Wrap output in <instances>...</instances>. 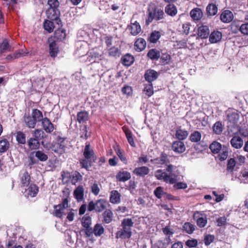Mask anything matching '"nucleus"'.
I'll return each mask as SVG.
<instances>
[{
  "label": "nucleus",
  "mask_w": 248,
  "mask_h": 248,
  "mask_svg": "<svg viewBox=\"0 0 248 248\" xmlns=\"http://www.w3.org/2000/svg\"><path fill=\"white\" fill-rule=\"evenodd\" d=\"M31 116L36 122H41L44 119L42 112L38 109H33Z\"/></svg>",
  "instance_id": "37"
},
{
  "label": "nucleus",
  "mask_w": 248,
  "mask_h": 248,
  "mask_svg": "<svg viewBox=\"0 0 248 248\" xmlns=\"http://www.w3.org/2000/svg\"><path fill=\"white\" fill-rule=\"evenodd\" d=\"M188 136V132L181 128H178L176 130L175 136L179 140H186Z\"/></svg>",
  "instance_id": "28"
},
{
  "label": "nucleus",
  "mask_w": 248,
  "mask_h": 248,
  "mask_svg": "<svg viewBox=\"0 0 248 248\" xmlns=\"http://www.w3.org/2000/svg\"><path fill=\"white\" fill-rule=\"evenodd\" d=\"M115 152L117 155L119 156L120 160L125 164H127V160L126 157L124 155L122 151L121 150L120 148L118 147L116 149H115Z\"/></svg>",
  "instance_id": "59"
},
{
  "label": "nucleus",
  "mask_w": 248,
  "mask_h": 248,
  "mask_svg": "<svg viewBox=\"0 0 248 248\" xmlns=\"http://www.w3.org/2000/svg\"><path fill=\"white\" fill-rule=\"evenodd\" d=\"M222 130V125L220 122H217L214 124L213 131L216 134H220Z\"/></svg>",
  "instance_id": "60"
},
{
  "label": "nucleus",
  "mask_w": 248,
  "mask_h": 248,
  "mask_svg": "<svg viewBox=\"0 0 248 248\" xmlns=\"http://www.w3.org/2000/svg\"><path fill=\"white\" fill-rule=\"evenodd\" d=\"M24 122L26 126L29 128H34L37 123V122L30 115L24 116Z\"/></svg>",
  "instance_id": "27"
},
{
  "label": "nucleus",
  "mask_w": 248,
  "mask_h": 248,
  "mask_svg": "<svg viewBox=\"0 0 248 248\" xmlns=\"http://www.w3.org/2000/svg\"><path fill=\"white\" fill-rule=\"evenodd\" d=\"M47 5L49 7L46 12V16H60V12L58 9L59 2L58 0H48Z\"/></svg>",
  "instance_id": "6"
},
{
  "label": "nucleus",
  "mask_w": 248,
  "mask_h": 248,
  "mask_svg": "<svg viewBox=\"0 0 248 248\" xmlns=\"http://www.w3.org/2000/svg\"><path fill=\"white\" fill-rule=\"evenodd\" d=\"M134 222L131 218H124L122 222V229L116 233V238L125 239L129 238L132 235L131 227Z\"/></svg>",
  "instance_id": "2"
},
{
  "label": "nucleus",
  "mask_w": 248,
  "mask_h": 248,
  "mask_svg": "<svg viewBox=\"0 0 248 248\" xmlns=\"http://www.w3.org/2000/svg\"><path fill=\"white\" fill-rule=\"evenodd\" d=\"M206 11L208 16H215L217 12V7L216 4L210 3L206 7Z\"/></svg>",
  "instance_id": "41"
},
{
  "label": "nucleus",
  "mask_w": 248,
  "mask_h": 248,
  "mask_svg": "<svg viewBox=\"0 0 248 248\" xmlns=\"http://www.w3.org/2000/svg\"><path fill=\"white\" fill-rule=\"evenodd\" d=\"M109 206L110 204L106 200L100 199L96 200L95 202L93 201H90L88 203L87 209L90 212L94 210L97 213H101Z\"/></svg>",
  "instance_id": "3"
},
{
  "label": "nucleus",
  "mask_w": 248,
  "mask_h": 248,
  "mask_svg": "<svg viewBox=\"0 0 248 248\" xmlns=\"http://www.w3.org/2000/svg\"><path fill=\"white\" fill-rule=\"evenodd\" d=\"M89 119V113L85 110L78 112L77 114V121L79 123H85Z\"/></svg>",
  "instance_id": "31"
},
{
  "label": "nucleus",
  "mask_w": 248,
  "mask_h": 248,
  "mask_svg": "<svg viewBox=\"0 0 248 248\" xmlns=\"http://www.w3.org/2000/svg\"><path fill=\"white\" fill-rule=\"evenodd\" d=\"M158 74L156 71L153 69H148L144 74L145 80L150 83L155 80L158 78Z\"/></svg>",
  "instance_id": "14"
},
{
  "label": "nucleus",
  "mask_w": 248,
  "mask_h": 248,
  "mask_svg": "<svg viewBox=\"0 0 248 248\" xmlns=\"http://www.w3.org/2000/svg\"><path fill=\"white\" fill-rule=\"evenodd\" d=\"M149 16H163L164 13L162 9L157 7L154 3H150L148 8Z\"/></svg>",
  "instance_id": "13"
},
{
  "label": "nucleus",
  "mask_w": 248,
  "mask_h": 248,
  "mask_svg": "<svg viewBox=\"0 0 248 248\" xmlns=\"http://www.w3.org/2000/svg\"><path fill=\"white\" fill-rule=\"evenodd\" d=\"M150 162L157 167H160L161 165L169 164L170 163V160L166 153L161 152L159 157L154 159H151L150 160Z\"/></svg>",
  "instance_id": "7"
},
{
  "label": "nucleus",
  "mask_w": 248,
  "mask_h": 248,
  "mask_svg": "<svg viewBox=\"0 0 248 248\" xmlns=\"http://www.w3.org/2000/svg\"><path fill=\"white\" fill-rule=\"evenodd\" d=\"M160 37V32L159 31H155L151 33L148 41L151 43H156Z\"/></svg>",
  "instance_id": "43"
},
{
  "label": "nucleus",
  "mask_w": 248,
  "mask_h": 248,
  "mask_svg": "<svg viewBox=\"0 0 248 248\" xmlns=\"http://www.w3.org/2000/svg\"><path fill=\"white\" fill-rule=\"evenodd\" d=\"M93 233L96 236H100L104 232V228L102 224L97 223L96 224L93 229Z\"/></svg>",
  "instance_id": "46"
},
{
  "label": "nucleus",
  "mask_w": 248,
  "mask_h": 248,
  "mask_svg": "<svg viewBox=\"0 0 248 248\" xmlns=\"http://www.w3.org/2000/svg\"><path fill=\"white\" fill-rule=\"evenodd\" d=\"M34 138L37 139L38 140H40L44 139L46 137V135L42 129H35L33 133Z\"/></svg>",
  "instance_id": "51"
},
{
  "label": "nucleus",
  "mask_w": 248,
  "mask_h": 248,
  "mask_svg": "<svg viewBox=\"0 0 248 248\" xmlns=\"http://www.w3.org/2000/svg\"><path fill=\"white\" fill-rule=\"evenodd\" d=\"M62 26L61 22L58 24V29L55 31L54 38L58 40L62 41L66 37L65 30L61 28Z\"/></svg>",
  "instance_id": "17"
},
{
  "label": "nucleus",
  "mask_w": 248,
  "mask_h": 248,
  "mask_svg": "<svg viewBox=\"0 0 248 248\" xmlns=\"http://www.w3.org/2000/svg\"><path fill=\"white\" fill-rule=\"evenodd\" d=\"M171 243L170 237H166L163 240H158L155 244V248H166Z\"/></svg>",
  "instance_id": "26"
},
{
  "label": "nucleus",
  "mask_w": 248,
  "mask_h": 248,
  "mask_svg": "<svg viewBox=\"0 0 248 248\" xmlns=\"http://www.w3.org/2000/svg\"><path fill=\"white\" fill-rule=\"evenodd\" d=\"M160 62L162 65H165L170 64L171 62V57L170 54L167 53H162L160 54Z\"/></svg>",
  "instance_id": "35"
},
{
  "label": "nucleus",
  "mask_w": 248,
  "mask_h": 248,
  "mask_svg": "<svg viewBox=\"0 0 248 248\" xmlns=\"http://www.w3.org/2000/svg\"><path fill=\"white\" fill-rule=\"evenodd\" d=\"M33 153L35 155L36 158L38 160V162H45L48 159V156L43 151L38 150L33 151Z\"/></svg>",
  "instance_id": "38"
},
{
  "label": "nucleus",
  "mask_w": 248,
  "mask_h": 248,
  "mask_svg": "<svg viewBox=\"0 0 248 248\" xmlns=\"http://www.w3.org/2000/svg\"><path fill=\"white\" fill-rule=\"evenodd\" d=\"M54 215L57 217L62 218L63 216V211L65 209H63L62 207H58L57 205H54Z\"/></svg>",
  "instance_id": "58"
},
{
  "label": "nucleus",
  "mask_w": 248,
  "mask_h": 248,
  "mask_svg": "<svg viewBox=\"0 0 248 248\" xmlns=\"http://www.w3.org/2000/svg\"><path fill=\"white\" fill-rule=\"evenodd\" d=\"M122 129L125 135L126 138L129 144L132 147H136V144L135 143L134 138L133 137V134L131 131L128 128V127L125 126H124L122 127Z\"/></svg>",
  "instance_id": "19"
},
{
  "label": "nucleus",
  "mask_w": 248,
  "mask_h": 248,
  "mask_svg": "<svg viewBox=\"0 0 248 248\" xmlns=\"http://www.w3.org/2000/svg\"><path fill=\"white\" fill-rule=\"evenodd\" d=\"M209 148L213 154H217L221 149V144L217 141H214L210 145Z\"/></svg>",
  "instance_id": "47"
},
{
  "label": "nucleus",
  "mask_w": 248,
  "mask_h": 248,
  "mask_svg": "<svg viewBox=\"0 0 248 248\" xmlns=\"http://www.w3.org/2000/svg\"><path fill=\"white\" fill-rule=\"evenodd\" d=\"M131 177V174L127 171H119L116 175V178L119 182H124L129 180Z\"/></svg>",
  "instance_id": "18"
},
{
  "label": "nucleus",
  "mask_w": 248,
  "mask_h": 248,
  "mask_svg": "<svg viewBox=\"0 0 248 248\" xmlns=\"http://www.w3.org/2000/svg\"><path fill=\"white\" fill-rule=\"evenodd\" d=\"M155 177L158 180L163 181L164 182L173 184L176 182L175 178L173 177L172 174H168L164 170L161 169L157 170L155 172Z\"/></svg>",
  "instance_id": "4"
},
{
  "label": "nucleus",
  "mask_w": 248,
  "mask_h": 248,
  "mask_svg": "<svg viewBox=\"0 0 248 248\" xmlns=\"http://www.w3.org/2000/svg\"><path fill=\"white\" fill-rule=\"evenodd\" d=\"M239 119V115L238 113L232 112L228 113L227 115V120L230 123V126L235 127L237 125L238 121Z\"/></svg>",
  "instance_id": "15"
},
{
  "label": "nucleus",
  "mask_w": 248,
  "mask_h": 248,
  "mask_svg": "<svg viewBox=\"0 0 248 248\" xmlns=\"http://www.w3.org/2000/svg\"><path fill=\"white\" fill-rule=\"evenodd\" d=\"M146 46V41L142 38H138L134 44L135 50L138 52H141L143 50Z\"/></svg>",
  "instance_id": "21"
},
{
  "label": "nucleus",
  "mask_w": 248,
  "mask_h": 248,
  "mask_svg": "<svg viewBox=\"0 0 248 248\" xmlns=\"http://www.w3.org/2000/svg\"><path fill=\"white\" fill-rule=\"evenodd\" d=\"M10 143L6 139L0 140V153H4L9 148Z\"/></svg>",
  "instance_id": "50"
},
{
  "label": "nucleus",
  "mask_w": 248,
  "mask_h": 248,
  "mask_svg": "<svg viewBox=\"0 0 248 248\" xmlns=\"http://www.w3.org/2000/svg\"><path fill=\"white\" fill-rule=\"evenodd\" d=\"M81 225L83 228L89 227L91 226L92 218L89 213H87L82 217Z\"/></svg>",
  "instance_id": "39"
},
{
  "label": "nucleus",
  "mask_w": 248,
  "mask_h": 248,
  "mask_svg": "<svg viewBox=\"0 0 248 248\" xmlns=\"http://www.w3.org/2000/svg\"><path fill=\"white\" fill-rule=\"evenodd\" d=\"M133 172L136 175L143 177L149 174L150 169L147 166H141L136 168Z\"/></svg>",
  "instance_id": "16"
},
{
  "label": "nucleus",
  "mask_w": 248,
  "mask_h": 248,
  "mask_svg": "<svg viewBox=\"0 0 248 248\" xmlns=\"http://www.w3.org/2000/svg\"><path fill=\"white\" fill-rule=\"evenodd\" d=\"M27 142L29 148L31 150H36L40 147V142L37 139L31 138Z\"/></svg>",
  "instance_id": "32"
},
{
  "label": "nucleus",
  "mask_w": 248,
  "mask_h": 248,
  "mask_svg": "<svg viewBox=\"0 0 248 248\" xmlns=\"http://www.w3.org/2000/svg\"><path fill=\"white\" fill-rule=\"evenodd\" d=\"M147 56L149 59L153 61H157L160 57V52L156 48H152L149 50Z\"/></svg>",
  "instance_id": "30"
},
{
  "label": "nucleus",
  "mask_w": 248,
  "mask_h": 248,
  "mask_svg": "<svg viewBox=\"0 0 248 248\" xmlns=\"http://www.w3.org/2000/svg\"><path fill=\"white\" fill-rule=\"evenodd\" d=\"M162 230L163 233L167 236L166 237H170V236L174 233L173 230L170 229L169 226H166L165 227L163 228Z\"/></svg>",
  "instance_id": "64"
},
{
  "label": "nucleus",
  "mask_w": 248,
  "mask_h": 248,
  "mask_svg": "<svg viewBox=\"0 0 248 248\" xmlns=\"http://www.w3.org/2000/svg\"><path fill=\"white\" fill-rule=\"evenodd\" d=\"M209 36V41L211 43H216L221 40L222 35L220 31H214Z\"/></svg>",
  "instance_id": "20"
},
{
  "label": "nucleus",
  "mask_w": 248,
  "mask_h": 248,
  "mask_svg": "<svg viewBox=\"0 0 248 248\" xmlns=\"http://www.w3.org/2000/svg\"><path fill=\"white\" fill-rule=\"evenodd\" d=\"M232 147L235 149H240L243 145V139L238 135L237 133H234V136L230 141Z\"/></svg>",
  "instance_id": "10"
},
{
  "label": "nucleus",
  "mask_w": 248,
  "mask_h": 248,
  "mask_svg": "<svg viewBox=\"0 0 248 248\" xmlns=\"http://www.w3.org/2000/svg\"><path fill=\"white\" fill-rule=\"evenodd\" d=\"M121 195L116 190H113L110 192L109 201L111 203L117 204L121 202Z\"/></svg>",
  "instance_id": "25"
},
{
  "label": "nucleus",
  "mask_w": 248,
  "mask_h": 248,
  "mask_svg": "<svg viewBox=\"0 0 248 248\" xmlns=\"http://www.w3.org/2000/svg\"><path fill=\"white\" fill-rule=\"evenodd\" d=\"M75 197L78 200L83 199L84 196V189L82 186H79L74 192Z\"/></svg>",
  "instance_id": "45"
},
{
  "label": "nucleus",
  "mask_w": 248,
  "mask_h": 248,
  "mask_svg": "<svg viewBox=\"0 0 248 248\" xmlns=\"http://www.w3.org/2000/svg\"><path fill=\"white\" fill-rule=\"evenodd\" d=\"M172 149L174 152L181 154L185 151L186 146L183 141L178 140L173 142Z\"/></svg>",
  "instance_id": "12"
},
{
  "label": "nucleus",
  "mask_w": 248,
  "mask_h": 248,
  "mask_svg": "<svg viewBox=\"0 0 248 248\" xmlns=\"http://www.w3.org/2000/svg\"><path fill=\"white\" fill-rule=\"evenodd\" d=\"M50 17V16H47L48 18L54 20V22L50 21L47 20H46L44 23V27L45 30L47 31V32L49 33L53 31L55 28V22H57L58 24L61 22V20H60V16H55V18L54 19L52 18L53 16H51V17Z\"/></svg>",
  "instance_id": "9"
},
{
  "label": "nucleus",
  "mask_w": 248,
  "mask_h": 248,
  "mask_svg": "<svg viewBox=\"0 0 248 248\" xmlns=\"http://www.w3.org/2000/svg\"><path fill=\"white\" fill-rule=\"evenodd\" d=\"M135 61L133 55L127 53L121 58V63L125 66H129L133 64Z\"/></svg>",
  "instance_id": "23"
},
{
  "label": "nucleus",
  "mask_w": 248,
  "mask_h": 248,
  "mask_svg": "<svg viewBox=\"0 0 248 248\" xmlns=\"http://www.w3.org/2000/svg\"><path fill=\"white\" fill-rule=\"evenodd\" d=\"M195 226L189 222H186L183 226L184 230L187 233L191 234L195 230Z\"/></svg>",
  "instance_id": "57"
},
{
  "label": "nucleus",
  "mask_w": 248,
  "mask_h": 248,
  "mask_svg": "<svg viewBox=\"0 0 248 248\" xmlns=\"http://www.w3.org/2000/svg\"><path fill=\"white\" fill-rule=\"evenodd\" d=\"M28 196L31 197H35L38 193L39 187L35 184H31L26 190Z\"/></svg>",
  "instance_id": "29"
},
{
  "label": "nucleus",
  "mask_w": 248,
  "mask_h": 248,
  "mask_svg": "<svg viewBox=\"0 0 248 248\" xmlns=\"http://www.w3.org/2000/svg\"><path fill=\"white\" fill-rule=\"evenodd\" d=\"M130 33L133 35H137L141 31L140 26L139 23L136 21L134 23H132L131 25Z\"/></svg>",
  "instance_id": "48"
},
{
  "label": "nucleus",
  "mask_w": 248,
  "mask_h": 248,
  "mask_svg": "<svg viewBox=\"0 0 248 248\" xmlns=\"http://www.w3.org/2000/svg\"><path fill=\"white\" fill-rule=\"evenodd\" d=\"M236 164V161L234 158H231L227 161V171L232 172Z\"/></svg>",
  "instance_id": "54"
},
{
  "label": "nucleus",
  "mask_w": 248,
  "mask_h": 248,
  "mask_svg": "<svg viewBox=\"0 0 248 248\" xmlns=\"http://www.w3.org/2000/svg\"><path fill=\"white\" fill-rule=\"evenodd\" d=\"M210 31L209 27L206 25H202L199 27L198 35L202 39L207 38L209 36Z\"/></svg>",
  "instance_id": "24"
},
{
  "label": "nucleus",
  "mask_w": 248,
  "mask_h": 248,
  "mask_svg": "<svg viewBox=\"0 0 248 248\" xmlns=\"http://www.w3.org/2000/svg\"><path fill=\"white\" fill-rule=\"evenodd\" d=\"M214 236L210 234L206 235L204 238V242L206 246H209L214 240Z\"/></svg>",
  "instance_id": "62"
},
{
  "label": "nucleus",
  "mask_w": 248,
  "mask_h": 248,
  "mask_svg": "<svg viewBox=\"0 0 248 248\" xmlns=\"http://www.w3.org/2000/svg\"><path fill=\"white\" fill-rule=\"evenodd\" d=\"M143 92L148 97H150L154 94V88L152 83L145 84L143 90Z\"/></svg>",
  "instance_id": "42"
},
{
  "label": "nucleus",
  "mask_w": 248,
  "mask_h": 248,
  "mask_svg": "<svg viewBox=\"0 0 248 248\" xmlns=\"http://www.w3.org/2000/svg\"><path fill=\"white\" fill-rule=\"evenodd\" d=\"M154 193L155 197L159 199L166 194V193L164 191V187L162 186L157 187L155 189Z\"/></svg>",
  "instance_id": "55"
},
{
  "label": "nucleus",
  "mask_w": 248,
  "mask_h": 248,
  "mask_svg": "<svg viewBox=\"0 0 248 248\" xmlns=\"http://www.w3.org/2000/svg\"><path fill=\"white\" fill-rule=\"evenodd\" d=\"M41 125L43 130L47 133H51L54 129V124L46 117L44 118L42 120Z\"/></svg>",
  "instance_id": "11"
},
{
  "label": "nucleus",
  "mask_w": 248,
  "mask_h": 248,
  "mask_svg": "<svg viewBox=\"0 0 248 248\" xmlns=\"http://www.w3.org/2000/svg\"><path fill=\"white\" fill-rule=\"evenodd\" d=\"M103 222L106 224L110 223L113 220V213L111 209H106L102 214Z\"/></svg>",
  "instance_id": "22"
},
{
  "label": "nucleus",
  "mask_w": 248,
  "mask_h": 248,
  "mask_svg": "<svg viewBox=\"0 0 248 248\" xmlns=\"http://www.w3.org/2000/svg\"><path fill=\"white\" fill-rule=\"evenodd\" d=\"M198 240L195 239L187 240L186 243V245L189 248H195L198 245Z\"/></svg>",
  "instance_id": "61"
},
{
  "label": "nucleus",
  "mask_w": 248,
  "mask_h": 248,
  "mask_svg": "<svg viewBox=\"0 0 248 248\" xmlns=\"http://www.w3.org/2000/svg\"><path fill=\"white\" fill-rule=\"evenodd\" d=\"M71 183L73 185H76L78 181L82 180V175L78 171H75L71 176Z\"/></svg>",
  "instance_id": "49"
},
{
  "label": "nucleus",
  "mask_w": 248,
  "mask_h": 248,
  "mask_svg": "<svg viewBox=\"0 0 248 248\" xmlns=\"http://www.w3.org/2000/svg\"><path fill=\"white\" fill-rule=\"evenodd\" d=\"M108 56L111 57H119L121 54V50L117 47L112 46L108 48Z\"/></svg>",
  "instance_id": "33"
},
{
  "label": "nucleus",
  "mask_w": 248,
  "mask_h": 248,
  "mask_svg": "<svg viewBox=\"0 0 248 248\" xmlns=\"http://www.w3.org/2000/svg\"><path fill=\"white\" fill-rule=\"evenodd\" d=\"M165 12L169 16H175L177 13L176 6L174 4H168L165 7Z\"/></svg>",
  "instance_id": "44"
},
{
  "label": "nucleus",
  "mask_w": 248,
  "mask_h": 248,
  "mask_svg": "<svg viewBox=\"0 0 248 248\" xmlns=\"http://www.w3.org/2000/svg\"><path fill=\"white\" fill-rule=\"evenodd\" d=\"M49 44V53L50 56L52 58H55L59 52V47L57 46L56 41L52 38H49L47 40Z\"/></svg>",
  "instance_id": "8"
},
{
  "label": "nucleus",
  "mask_w": 248,
  "mask_h": 248,
  "mask_svg": "<svg viewBox=\"0 0 248 248\" xmlns=\"http://www.w3.org/2000/svg\"><path fill=\"white\" fill-rule=\"evenodd\" d=\"M35 158L36 157L33 152H31L28 157L29 163L28 165L30 169H31L34 165L38 163V160Z\"/></svg>",
  "instance_id": "52"
},
{
  "label": "nucleus",
  "mask_w": 248,
  "mask_h": 248,
  "mask_svg": "<svg viewBox=\"0 0 248 248\" xmlns=\"http://www.w3.org/2000/svg\"><path fill=\"white\" fill-rule=\"evenodd\" d=\"M193 218L200 228L204 227L207 223V216L202 211H196L193 213Z\"/></svg>",
  "instance_id": "5"
},
{
  "label": "nucleus",
  "mask_w": 248,
  "mask_h": 248,
  "mask_svg": "<svg viewBox=\"0 0 248 248\" xmlns=\"http://www.w3.org/2000/svg\"><path fill=\"white\" fill-rule=\"evenodd\" d=\"M54 151L56 153L62 154L65 152V145L64 143H56L54 146Z\"/></svg>",
  "instance_id": "53"
},
{
  "label": "nucleus",
  "mask_w": 248,
  "mask_h": 248,
  "mask_svg": "<svg viewBox=\"0 0 248 248\" xmlns=\"http://www.w3.org/2000/svg\"><path fill=\"white\" fill-rule=\"evenodd\" d=\"M16 140L17 142L19 144H24L26 143V135L25 134L21 131L17 132L16 136Z\"/></svg>",
  "instance_id": "56"
},
{
  "label": "nucleus",
  "mask_w": 248,
  "mask_h": 248,
  "mask_svg": "<svg viewBox=\"0 0 248 248\" xmlns=\"http://www.w3.org/2000/svg\"><path fill=\"white\" fill-rule=\"evenodd\" d=\"M83 158L79 159L80 166L81 168L89 170L97 159L96 155L90 144L86 143L83 150Z\"/></svg>",
  "instance_id": "1"
},
{
  "label": "nucleus",
  "mask_w": 248,
  "mask_h": 248,
  "mask_svg": "<svg viewBox=\"0 0 248 248\" xmlns=\"http://www.w3.org/2000/svg\"><path fill=\"white\" fill-rule=\"evenodd\" d=\"M202 138L201 133L198 131H194L190 134L189 140L192 142H198L201 141Z\"/></svg>",
  "instance_id": "40"
},
{
  "label": "nucleus",
  "mask_w": 248,
  "mask_h": 248,
  "mask_svg": "<svg viewBox=\"0 0 248 248\" xmlns=\"http://www.w3.org/2000/svg\"><path fill=\"white\" fill-rule=\"evenodd\" d=\"M173 187L176 189H184L187 187V185L186 183L180 182L175 183Z\"/></svg>",
  "instance_id": "63"
},
{
  "label": "nucleus",
  "mask_w": 248,
  "mask_h": 248,
  "mask_svg": "<svg viewBox=\"0 0 248 248\" xmlns=\"http://www.w3.org/2000/svg\"><path fill=\"white\" fill-rule=\"evenodd\" d=\"M20 181L23 187L29 186L31 181V176L28 171H26L22 174Z\"/></svg>",
  "instance_id": "34"
},
{
  "label": "nucleus",
  "mask_w": 248,
  "mask_h": 248,
  "mask_svg": "<svg viewBox=\"0 0 248 248\" xmlns=\"http://www.w3.org/2000/svg\"><path fill=\"white\" fill-rule=\"evenodd\" d=\"M196 143L193 147L198 153H202L207 149L208 146L206 143L200 141Z\"/></svg>",
  "instance_id": "36"
}]
</instances>
